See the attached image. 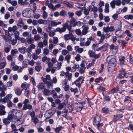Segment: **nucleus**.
I'll list each match as a JSON object with an SVG mask.
<instances>
[{"label": "nucleus", "instance_id": "1", "mask_svg": "<svg viewBox=\"0 0 133 133\" xmlns=\"http://www.w3.org/2000/svg\"><path fill=\"white\" fill-rule=\"evenodd\" d=\"M10 117H11L13 122L16 121H20L23 115V112L20 110H13L9 113Z\"/></svg>", "mask_w": 133, "mask_h": 133}, {"label": "nucleus", "instance_id": "2", "mask_svg": "<svg viewBox=\"0 0 133 133\" xmlns=\"http://www.w3.org/2000/svg\"><path fill=\"white\" fill-rule=\"evenodd\" d=\"M111 56H109L107 58V60H109L110 58L111 59L109 60L108 65V72L110 74L112 73L114 71L115 67L116 65V60L114 58H111Z\"/></svg>", "mask_w": 133, "mask_h": 133}, {"label": "nucleus", "instance_id": "3", "mask_svg": "<svg viewBox=\"0 0 133 133\" xmlns=\"http://www.w3.org/2000/svg\"><path fill=\"white\" fill-rule=\"evenodd\" d=\"M101 118L98 115H96L93 119V125L97 127V129L99 130L100 127L103 125V124L100 123Z\"/></svg>", "mask_w": 133, "mask_h": 133}, {"label": "nucleus", "instance_id": "4", "mask_svg": "<svg viewBox=\"0 0 133 133\" xmlns=\"http://www.w3.org/2000/svg\"><path fill=\"white\" fill-rule=\"evenodd\" d=\"M88 54L90 57H93L95 59H97L99 58L101 56L100 54H95V52L92 51L90 50L88 52Z\"/></svg>", "mask_w": 133, "mask_h": 133}, {"label": "nucleus", "instance_id": "5", "mask_svg": "<svg viewBox=\"0 0 133 133\" xmlns=\"http://www.w3.org/2000/svg\"><path fill=\"white\" fill-rule=\"evenodd\" d=\"M84 81L83 77L80 76L75 82V83L77 86L79 87L83 83Z\"/></svg>", "mask_w": 133, "mask_h": 133}, {"label": "nucleus", "instance_id": "6", "mask_svg": "<svg viewBox=\"0 0 133 133\" xmlns=\"http://www.w3.org/2000/svg\"><path fill=\"white\" fill-rule=\"evenodd\" d=\"M11 120L13 122V121L12 118L10 117V115H9V114L7 118L2 119L3 123L5 125H7L8 124H9L10 123Z\"/></svg>", "mask_w": 133, "mask_h": 133}, {"label": "nucleus", "instance_id": "7", "mask_svg": "<svg viewBox=\"0 0 133 133\" xmlns=\"http://www.w3.org/2000/svg\"><path fill=\"white\" fill-rule=\"evenodd\" d=\"M85 104V102L84 101L82 102H78L76 104L77 106L76 110L77 111H81L83 107V105Z\"/></svg>", "mask_w": 133, "mask_h": 133}, {"label": "nucleus", "instance_id": "8", "mask_svg": "<svg viewBox=\"0 0 133 133\" xmlns=\"http://www.w3.org/2000/svg\"><path fill=\"white\" fill-rule=\"evenodd\" d=\"M121 29V25H119L118 29H117L115 32V34L118 37L121 38L122 37V35L124 33V31L120 29Z\"/></svg>", "mask_w": 133, "mask_h": 133}, {"label": "nucleus", "instance_id": "9", "mask_svg": "<svg viewBox=\"0 0 133 133\" xmlns=\"http://www.w3.org/2000/svg\"><path fill=\"white\" fill-rule=\"evenodd\" d=\"M103 30L105 32L107 33L109 32H112L114 31V28L113 26H111L109 27L108 26L107 27H104L103 29Z\"/></svg>", "mask_w": 133, "mask_h": 133}, {"label": "nucleus", "instance_id": "10", "mask_svg": "<svg viewBox=\"0 0 133 133\" xmlns=\"http://www.w3.org/2000/svg\"><path fill=\"white\" fill-rule=\"evenodd\" d=\"M88 7L90 11L93 12L94 15L98 11L97 7L95 6H91L90 5Z\"/></svg>", "mask_w": 133, "mask_h": 133}, {"label": "nucleus", "instance_id": "11", "mask_svg": "<svg viewBox=\"0 0 133 133\" xmlns=\"http://www.w3.org/2000/svg\"><path fill=\"white\" fill-rule=\"evenodd\" d=\"M108 48V44L105 43L103 45L99 48L97 50V51H105L107 50Z\"/></svg>", "mask_w": 133, "mask_h": 133}, {"label": "nucleus", "instance_id": "12", "mask_svg": "<svg viewBox=\"0 0 133 133\" xmlns=\"http://www.w3.org/2000/svg\"><path fill=\"white\" fill-rule=\"evenodd\" d=\"M84 25H83L82 28H83L82 32V35H85L89 31V28L88 26L85 25L84 26V27L83 26Z\"/></svg>", "mask_w": 133, "mask_h": 133}, {"label": "nucleus", "instance_id": "13", "mask_svg": "<svg viewBox=\"0 0 133 133\" xmlns=\"http://www.w3.org/2000/svg\"><path fill=\"white\" fill-rule=\"evenodd\" d=\"M123 116L122 114H118L117 115H114L113 119V121L114 122H116L119 120L120 118H122Z\"/></svg>", "mask_w": 133, "mask_h": 133}, {"label": "nucleus", "instance_id": "14", "mask_svg": "<svg viewBox=\"0 0 133 133\" xmlns=\"http://www.w3.org/2000/svg\"><path fill=\"white\" fill-rule=\"evenodd\" d=\"M14 90L15 94L18 96H20L21 95L23 91V90L18 87L15 88Z\"/></svg>", "mask_w": 133, "mask_h": 133}, {"label": "nucleus", "instance_id": "15", "mask_svg": "<svg viewBox=\"0 0 133 133\" xmlns=\"http://www.w3.org/2000/svg\"><path fill=\"white\" fill-rule=\"evenodd\" d=\"M126 74L125 72L123 69H122L120 70V72L119 76V78L121 79L125 77Z\"/></svg>", "mask_w": 133, "mask_h": 133}, {"label": "nucleus", "instance_id": "16", "mask_svg": "<svg viewBox=\"0 0 133 133\" xmlns=\"http://www.w3.org/2000/svg\"><path fill=\"white\" fill-rule=\"evenodd\" d=\"M34 42V38L31 35L28 36L26 38V42L29 44L33 43Z\"/></svg>", "mask_w": 133, "mask_h": 133}, {"label": "nucleus", "instance_id": "17", "mask_svg": "<svg viewBox=\"0 0 133 133\" xmlns=\"http://www.w3.org/2000/svg\"><path fill=\"white\" fill-rule=\"evenodd\" d=\"M69 21H67L63 25V26L65 28V30H66V28H67L69 31H70L71 29V27L70 24H69Z\"/></svg>", "mask_w": 133, "mask_h": 133}, {"label": "nucleus", "instance_id": "18", "mask_svg": "<svg viewBox=\"0 0 133 133\" xmlns=\"http://www.w3.org/2000/svg\"><path fill=\"white\" fill-rule=\"evenodd\" d=\"M110 49L112 51L114 52V53L116 54L117 52L118 48L117 46L112 44L110 46Z\"/></svg>", "mask_w": 133, "mask_h": 133}, {"label": "nucleus", "instance_id": "19", "mask_svg": "<svg viewBox=\"0 0 133 133\" xmlns=\"http://www.w3.org/2000/svg\"><path fill=\"white\" fill-rule=\"evenodd\" d=\"M5 107L3 105H0V115H4L6 114L5 110Z\"/></svg>", "mask_w": 133, "mask_h": 133}, {"label": "nucleus", "instance_id": "20", "mask_svg": "<svg viewBox=\"0 0 133 133\" xmlns=\"http://www.w3.org/2000/svg\"><path fill=\"white\" fill-rule=\"evenodd\" d=\"M49 1L48 0L47 1H46L45 3L46 5H48V8L51 9L53 11H55V8L53 5L51 3H49Z\"/></svg>", "mask_w": 133, "mask_h": 133}, {"label": "nucleus", "instance_id": "21", "mask_svg": "<svg viewBox=\"0 0 133 133\" xmlns=\"http://www.w3.org/2000/svg\"><path fill=\"white\" fill-rule=\"evenodd\" d=\"M32 108V105L29 104H28L25 105H23L22 108V110H26L27 109L29 110H31Z\"/></svg>", "mask_w": 133, "mask_h": 133}, {"label": "nucleus", "instance_id": "22", "mask_svg": "<svg viewBox=\"0 0 133 133\" xmlns=\"http://www.w3.org/2000/svg\"><path fill=\"white\" fill-rule=\"evenodd\" d=\"M61 21L56 22V21L52 20L51 21V25L52 27H55L57 26V25L61 24Z\"/></svg>", "mask_w": 133, "mask_h": 133}, {"label": "nucleus", "instance_id": "23", "mask_svg": "<svg viewBox=\"0 0 133 133\" xmlns=\"http://www.w3.org/2000/svg\"><path fill=\"white\" fill-rule=\"evenodd\" d=\"M81 9L83 10V13L85 15L87 16L89 14L90 10L89 9H88L85 6L81 7Z\"/></svg>", "mask_w": 133, "mask_h": 133}, {"label": "nucleus", "instance_id": "24", "mask_svg": "<svg viewBox=\"0 0 133 133\" xmlns=\"http://www.w3.org/2000/svg\"><path fill=\"white\" fill-rule=\"evenodd\" d=\"M76 20L74 18H72L70 22L71 27H75L76 26Z\"/></svg>", "mask_w": 133, "mask_h": 133}, {"label": "nucleus", "instance_id": "25", "mask_svg": "<svg viewBox=\"0 0 133 133\" xmlns=\"http://www.w3.org/2000/svg\"><path fill=\"white\" fill-rule=\"evenodd\" d=\"M125 57L123 56H121L119 57V61L120 62V65H123L124 64Z\"/></svg>", "mask_w": 133, "mask_h": 133}, {"label": "nucleus", "instance_id": "26", "mask_svg": "<svg viewBox=\"0 0 133 133\" xmlns=\"http://www.w3.org/2000/svg\"><path fill=\"white\" fill-rule=\"evenodd\" d=\"M66 31L65 29V28L63 27L60 28L59 27H58L56 28V30L55 31H57L59 32L60 34H61L63 32H64Z\"/></svg>", "mask_w": 133, "mask_h": 133}, {"label": "nucleus", "instance_id": "27", "mask_svg": "<svg viewBox=\"0 0 133 133\" xmlns=\"http://www.w3.org/2000/svg\"><path fill=\"white\" fill-rule=\"evenodd\" d=\"M92 39V37H90L89 38L87 39V41L85 43V46H88L90 45L91 40Z\"/></svg>", "mask_w": 133, "mask_h": 133}, {"label": "nucleus", "instance_id": "28", "mask_svg": "<svg viewBox=\"0 0 133 133\" xmlns=\"http://www.w3.org/2000/svg\"><path fill=\"white\" fill-rule=\"evenodd\" d=\"M75 50L76 52L79 53H82L83 51V49L82 48H80L78 46H76L75 47Z\"/></svg>", "mask_w": 133, "mask_h": 133}, {"label": "nucleus", "instance_id": "29", "mask_svg": "<svg viewBox=\"0 0 133 133\" xmlns=\"http://www.w3.org/2000/svg\"><path fill=\"white\" fill-rule=\"evenodd\" d=\"M123 17L126 20H132L133 19V15L131 14L127 15H125Z\"/></svg>", "mask_w": 133, "mask_h": 133}, {"label": "nucleus", "instance_id": "30", "mask_svg": "<svg viewBox=\"0 0 133 133\" xmlns=\"http://www.w3.org/2000/svg\"><path fill=\"white\" fill-rule=\"evenodd\" d=\"M29 85H27V83L26 82L22 83L21 86V88H22V90H24L28 88Z\"/></svg>", "mask_w": 133, "mask_h": 133}, {"label": "nucleus", "instance_id": "31", "mask_svg": "<svg viewBox=\"0 0 133 133\" xmlns=\"http://www.w3.org/2000/svg\"><path fill=\"white\" fill-rule=\"evenodd\" d=\"M2 60H4V62H2L0 63V69L4 68L6 65V64L5 57H3L2 59Z\"/></svg>", "mask_w": 133, "mask_h": 133}, {"label": "nucleus", "instance_id": "32", "mask_svg": "<svg viewBox=\"0 0 133 133\" xmlns=\"http://www.w3.org/2000/svg\"><path fill=\"white\" fill-rule=\"evenodd\" d=\"M72 74V73H70L69 72H65V76L66 78H67L68 80L69 81L71 80Z\"/></svg>", "mask_w": 133, "mask_h": 133}, {"label": "nucleus", "instance_id": "33", "mask_svg": "<svg viewBox=\"0 0 133 133\" xmlns=\"http://www.w3.org/2000/svg\"><path fill=\"white\" fill-rule=\"evenodd\" d=\"M119 91V88L118 87H116L112 89L111 90L110 92H109V93L113 94L116 93Z\"/></svg>", "mask_w": 133, "mask_h": 133}, {"label": "nucleus", "instance_id": "34", "mask_svg": "<svg viewBox=\"0 0 133 133\" xmlns=\"http://www.w3.org/2000/svg\"><path fill=\"white\" fill-rule=\"evenodd\" d=\"M71 56L69 54L66 55L65 57V60L67 61L68 64H69L70 62V60L71 59Z\"/></svg>", "mask_w": 133, "mask_h": 133}, {"label": "nucleus", "instance_id": "35", "mask_svg": "<svg viewBox=\"0 0 133 133\" xmlns=\"http://www.w3.org/2000/svg\"><path fill=\"white\" fill-rule=\"evenodd\" d=\"M41 38V36L38 34L34 35L33 38L34 41H39L40 39Z\"/></svg>", "mask_w": 133, "mask_h": 133}, {"label": "nucleus", "instance_id": "36", "mask_svg": "<svg viewBox=\"0 0 133 133\" xmlns=\"http://www.w3.org/2000/svg\"><path fill=\"white\" fill-rule=\"evenodd\" d=\"M37 87L39 89L42 90L45 88V85L42 82L40 83L37 85Z\"/></svg>", "mask_w": 133, "mask_h": 133}, {"label": "nucleus", "instance_id": "37", "mask_svg": "<svg viewBox=\"0 0 133 133\" xmlns=\"http://www.w3.org/2000/svg\"><path fill=\"white\" fill-rule=\"evenodd\" d=\"M31 121L33 122L35 124H37L39 122V120L36 116L31 118Z\"/></svg>", "mask_w": 133, "mask_h": 133}, {"label": "nucleus", "instance_id": "38", "mask_svg": "<svg viewBox=\"0 0 133 133\" xmlns=\"http://www.w3.org/2000/svg\"><path fill=\"white\" fill-rule=\"evenodd\" d=\"M2 37L3 38L6 42L9 41L10 40V37L9 36L6 35H2Z\"/></svg>", "mask_w": 133, "mask_h": 133}, {"label": "nucleus", "instance_id": "39", "mask_svg": "<svg viewBox=\"0 0 133 133\" xmlns=\"http://www.w3.org/2000/svg\"><path fill=\"white\" fill-rule=\"evenodd\" d=\"M43 92L45 95H49L51 94L50 91L48 89H44Z\"/></svg>", "mask_w": 133, "mask_h": 133}, {"label": "nucleus", "instance_id": "40", "mask_svg": "<svg viewBox=\"0 0 133 133\" xmlns=\"http://www.w3.org/2000/svg\"><path fill=\"white\" fill-rule=\"evenodd\" d=\"M79 65L77 64H75L72 67L71 72H74L75 71L76 69L79 68Z\"/></svg>", "mask_w": 133, "mask_h": 133}, {"label": "nucleus", "instance_id": "41", "mask_svg": "<svg viewBox=\"0 0 133 133\" xmlns=\"http://www.w3.org/2000/svg\"><path fill=\"white\" fill-rule=\"evenodd\" d=\"M18 50L21 53L24 54L25 52L26 48L25 47L22 46L21 48H19Z\"/></svg>", "mask_w": 133, "mask_h": 133}, {"label": "nucleus", "instance_id": "42", "mask_svg": "<svg viewBox=\"0 0 133 133\" xmlns=\"http://www.w3.org/2000/svg\"><path fill=\"white\" fill-rule=\"evenodd\" d=\"M17 27L16 26H14L12 28L10 27L8 28V30L9 32H15L17 29Z\"/></svg>", "mask_w": 133, "mask_h": 133}, {"label": "nucleus", "instance_id": "43", "mask_svg": "<svg viewBox=\"0 0 133 133\" xmlns=\"http://www.w3.org/2000/svg\"><path fill=\"white\" fill-rule=\"evenodd\" d=\"M51 94L52 95V96L55 99H56V97H57V94L54 90H51L50 91Z\"/></svg>", "mask_w": 133, "mask_h": 133}, {"label": "nucleus", "instance_id": "44", "mask_svg": "<svg viewBox=\"0 0 133 133\" xmlns=\"http://www.w3.org/2000/svg\"><path fill=\"white\" fill-rule=\"evenodd\" d=\"M116 1L115 0H113L111 1L110 3V6L112 9H114L115 8Z\"/></svg>", "mask_w": 133, "mask_h": 133}, {"label": "nucleus", "instance_id": "45", "mask_svg": "<svg viewBox=\"0 0 133 133\" xmlns=\"http://www.w3.org/2000/svg\"><path fill=\"white\" fill-rule=\"evenodd\" d=\"M102 112L103 113L107 114L109 113V111L108 108L104 107L102 108Z\"/></svg>", "mask_w": 133, "mask_h": 133}, {"label": "nucleus", "instance_id": "46", "mask_svg": "<svg viewBox=\"0 0 133 133\" xmlns=\"http://www.w3.org/2000/svg\"><path fill=\"white\" fill-rule=\"evenodd\" d=\"M63 4L66 5V6L69 8H72L73 7V5L69 3L68 2L66 1H64Z\"/></svg>", "mask_w": 133, "mask_h": 133}, {"label": "nucleus", "instance_id": "47", "mask_svg": "<svg viewBox=\"0 0 133 133\" xmlns=\"http://www.w3.org/2000/svg\"><path fill=\"white\" fill-rule=\"evenodd\" d=\"M7 88L5 85L3 84L0 86V91H4Z\"/></svg>", "mask_w": 133, "mask_h": 133}, {"label": "nucleus", "instance_id": "48", "mask_svg": "<svg viewBox=\"0 0 133 133\" xmlns=\"http://www.w3.org/2000/svg\"><path fill=\"white\" fill-rule=\"evenodd\" d=\"M42 69L41 65H36L35 68V70L38 72H39Z\"/></svg>", "mask_w": 133, "mask_h": 133}, {"label": "nucleus", "instance_id": "49", "mask_svg": "<svg viewBox=\"0 0 133 133\" xmlns=\"http://www.w3.org/2000/svg\"><path fill=\"white\" fill-rule=\"evenodd\" d=\"M11 127L12 129L13 130L12 131H16L18 130V129H16V127L15 124H11Z\"/></svg>", "mask_w": 133, "mask_h": 133}, {"label": "nucleus", "instance_id": "50", "mask_svg": "<svg viewBox=\"0 0 133 133\" xmlns=\"http://www.w3.org/2000/svg\"><path fill=\"white\" fill-rule=\"evenodd\" d=\"M10 48L11 46L10 45H9L7 47H5L4 49V52L5 53H8L9 52Z\"/></svg>", "mask_w": 133, "mask_h": 133}, {"label": "nucleus", "instance_id": "51", "mask_svg": "<svg viewBox=\"0 0 133 133\" xmlns=\"http://www.w3.org/2000/svg\"><path fill=\"white\" fill-rule=\"evenodd\" d=\"M71 34H65L64 36V39L65 41H67L70 39V38L71 36Z\"/></svg>", "mask_w": 133, "mask_h": 133}, {"label": "nucleus", "instance_id": "52", "mask_svg": "<svg viewBox=\"0 0 133 133\" xmlns=\"http://www.w3.org/2000/svg\"><path fill=\"white\" fill-rule=\"evenodd\" d=\"M56 110L54 108H52L50 109L49 111V114L50 115H52L55 113Z\"/></svg>", "mask_w": 133, "mask_h": 133}, {"label": "nucleus", "instance_id": "53", "mask_svg": "<svg viewBox=\"0 0 133 133\" xmlns=\"http://www.w3.org/2000/svg\"><path fill=\"white\" fill-rule=\"evenodd\" d=\"M76 34L78 35H82V32L81 30L79 29H77L75 30Z\"/></svg>", "mask_w": 133, "mask_h": 133}, {"label": "nucleus", "instance_id": "54", "mask_svg": "<svg viewBox=\"0 0 133 133\" xmlns=\"http://www.w3.org/2000/svg\"><path fill=\"white\" fill-rule=\"evenodd\" d=\"M18 51L16 49L12 50L11 51V54L12 56L15 55L17 54Z\"/></svg>", "mask_w": 133, "mask_h": 133}, {"label": "nucleus", "instance_id": "55", "mask_svg": "<svg viewBox=\"0 0 133 133\" xmlns=\"http://www.w3.org/2000/svg\"><path fill=\"white\" fill-rule=\"evenodd\" d=\"M64 59L63 56L62 55H61L59 56L58 60L59 62H62L64 60Z\"/></svg>", "mask_w": 133, "mask_h": 133}, {"label": "nucleus", "instance_id": "56", "mask_svg": "<svg viewBox=\"0 0 133 133\" xmlns=\"http://www.w3.org/2000/svg\"><path fill=\"white\" fill-rule=\"evenodd\" d=\"M14 35L15 37V39L17 40L18 38H19V32L18 31H15L14 33Z\"/></svg>", "mask_w": 133, "mask_h": 133}, {"label": "nucleus", "instance_id": "57", "mask_svg": "<svg viewBox=\"0 0 133 133\" xmlns=\"http://www.w3.org/2000/svg\"><path fill=\"white\" fill-rule=\"evenodd\" d=\"M86 63V62L84 61H82L81 63L80 64L81 68H84V69L86 68V67L85 66V64Z\"/></svg>", "mask_w": 133, "mask_h": 133}, {"label": "nucleus", "instance_id": "58", "mask_svg": "<svg viewBox=\"0 0 133 133\" xmlns=\"http://www.w3.org/2000/svg\"><path fill=\"white\" fill-rule=\"evenodd\" d=\"M66 11L64 10H62L59 13V15L61 16H65L66 15Z\"/></svg>", "mask_w": 133, "mask_h": 133}, {"label": "nucleus", "instance_id": "59", "mask_svg": "<svg viewBox=\"0 0 133 133\" xmlns=\"http://www.w3.org/2000/svg\"><path fill=\"white\" fill-rule=\"evenodd\" d=\"M53 43L54 44H57L58 43V38L56 37H53Z\"/></svg>", "mask_w": 133, "mask_h": 133}, {"label": "nucleus", "instance_id": "60", "mask_svg": "<svg viewBox=\"0 0 133 133\" xmlns=\"http://www.w3.org/2000/svg\"><path fill=\"white\" fill-rule=\"evenodd\" d=\"M85 69L79 68L78 69V71L80 74H83L84 73L85 71Z\"/></svg>", "mask_w": 133, "mask_h": 133}, {"label": "nucleus", "instance_id": "61", "mask_svg": "<svg viewBox=\"0 0 133 133\" xmlns=\"http://www.w3.org/2000/svg\"><path fill=\"white\" fill-rule=\"evenodd\" d=\"M62 63L61 62L58 63L57 67H55V68L57 70L60 69L61 68V66Z\"/></svg>", "mask_w": 133, "mask_h": 133}, {"label": "nucleus", "instance_id": "62", "mask_svg": "<svg viewBox=\"0 0 133 133\" xmlns=\"http://www.w3.org/2000/svg\"><path fill=\"white\" fill-rule=\"evenodd\" d=\"M75 14L78 16H80L82 14V12L81 11L77 10L76 11Z\"/></svg>", "mask_w": 133, "mask_h": 133}, {"label": "nucleus", "instance_id": "63", "mask_svg": "<svg viewBox=\"0 0 133 133\" xmlns=\"http://www.w3.org/2000/svg\"><path fill=\"white\" fill-rule=\"evenodd\" d=\"M57 79L56 76L53 77V79L51 80V82L53 83L56 84L57 82Z\"/></svg>", "mask_w": 133, "mask_h": 133}, {"label": "nucleus", "instance_id": "64", "mask_svg": "<svg viewBox=\"0 0 133 133\" xmlns=\"http://www.w3.org/2000/svg\"><path fill=\"white\" fill-rule=\"evenodd\" d=\"M81 56L79 54H77L75 57V59L77 62L80 61L81 59Z\"/></svg>", "mask_w": 133, "mask_h": 133}]
</instances>
